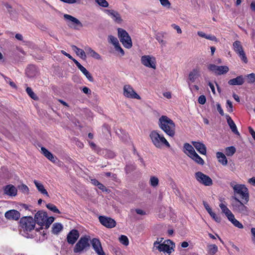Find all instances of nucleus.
I'll list each match as a JSON object with an SVG mask.
<instances>
[{"instance_id": "55", "label": "nucleus", "mask_w": 255, "mask_h": 255, "mask_svg": "<svg viewBox=\"0 0 255 255\" xmlns=\"http://www.w3.org/2000/svg\"><path fill=\"white\" fill-rule=\"evenodd\" d=\"M90 55L91 56H92V57H93L96 59H98V60H100L101 59V56L98 53H97L96 51H95L94 50L93 52H92V53Z\"/></svg>"}, {"instance_id": "38", "label": "nucleus", "mask_w": 255, "mask_h": 255, "mask_svg": "<svg viewBox=\"0 0 255 255\" xmlns=\"http://www.w3.org/2000/svg\"><path fill=\"white\" fill-rule=\"evenodd\" d=\"M164 37L163 33H158L155 35L156 39L163 46H165L166 45V41L163 39Z\"/></svg>"}, {"instance_id": "35", "label": "nucleus", "mask_w": 255, "mask_h": 255, "mask_svg": "<svg viewBox=\"0 0 255 255\" xmlns=\"http://www.w3.org/2000/svg\"><path fill=\"white\" fill-rule=\"evenodd\" d=\"M229 70V67L227 66H218L216 75H221L226 74Z\"/></svg>"}, {"instance_id": "44", "label": "nucleus", "mask_w": 255, "mask_h": 255, "mask_svg": "<svg viewBox=\"0 0 255 255\" xmlns=\"http://www.w3.org/2000/svg\"><path fill=\"white\" fill-rule=\"evenodd\" d=\"M247 80L249 83H253L255 82V74L251 73L246 76Z\"/></svg>"}, {"instance_id": "52", "label": "nucleus", "mask_w": 255, "mask_h": 255, "mask_svg": "<svg viewBox=\"0 0 255 255\" xmlns=\"http://www.w3.org/2000/svg\"><path fill=\"white\" fill-rule=\"evenodd\" d=\"M198 103L201 105H204L206 102V99L204 95H201L198 98Z\"/></svg>"}, {"instance_id": "9", "label": "nucleus", "mask_w": 255, "mask_h": 255, "mask_svg": "<svg viewBox=\"0 0 255 255\" xmlns=\"http://www.w3.org/2000/svg\"><path fill=\"white\" fill-rule=\"evenodd\" d=\"M20 226L24 231L30 232L35 227V222L32 217H23L20 220Z\"/></svg>"}, {"instance_id": "21", "label": "nucleus", "mask_w": 255, "mask_h": 255, "mask_svg": "<svg viewBox=\"0 0 255 255\" xmlns=\"http://www.w3.org/2000/svg\"><path fill=\"white\" fill-rule=\"evenodd\" d=\"M106 12L116 22L121 23L122 19L119 13L113 9H105Z\"/></svg>"}, {"instance_id": "31", "label": "nucleus", "mask_w": 255, "mask_h": 255, "mask_svg": "<svg viewBox=\"0 0 255 255\" xmlns=\"http://www.w3.org/2000/svg\"><path fill=\"white\" fill-rule=\"evenodd\" d=\"M72 48L76 52L77 55L83 59H86V55L85 51L83 49H81L75 45H72Z\"/></svg>"}, {"instance_id": "19", "label": "nucleus", "mask_w": 255, "mask_h": 255, "mask_svg": "<svg viewBox=\"0 0 255 255\" xmlns=\"http://www.w3.org/2000/svg\"><path fill=\"white\" fill-rule=\"evenodd\" d=\"M3 192L6 195L15 196L17 195V190L13 185L9 184L3 187Z\"/></svg>"}, {"instance_id": "45", "label": "nucleus", "mask_w": 255, "mask_h": 255, "mask_svg": "<svg viewBox=\"0 0 255 255\" xmlns=\"http://www.w3.org/2000/svg\"><path fill=\"white\" fill-rule=\"evenodd\" d=\"M95 1L103 7H107L109 6V3L106 0H95Z\"/></svg>"}, {"instance_id": "49", "label": "nucleus", "mask_w": 255, "mask_h": 255, "mask_svg": "<svg viewBox=\"0 0 255 255\" xmlns=\"http://www.w3.org/2000/svg\"><path fill=\"white\" fill-rule=\"evenodd\" d=\"M161 4L166 8H169L171 6V3L168 0H159Z\"/></svg>"}, {"instance_id": "30", "label": "nucleus", "mask_w": 255, "mask_h": 255, "mask_svg": "<svg viewBox=\"0 0 255 255\" xmlns=\"http://www.w3.org/2000/svg\"><path fill=\"white\" fill-rule=\"evenodd\" d=\"M229 221H230L235 227L243 229L244 228L243 225L238 221L237 220L234 214L230 216V217L228 218Z\"/></svg>"}, {"instance_id": "7", "label": "nucleus", "mask_w": 255, "mask_h": 255, "mask_svg": "<svg viewBox=\"0 0 255 255\" xmlns=\"http://www.w3.org/2000/svg\"><path fill=\"white\" fill-rule=\"evenodd\" d=\"M118 36L120 41L127 48H130L132 47L131 39L128 33L124 29L119 28L118 29Z\"/></svg>"}, {"instance_id": "53", "label": "nucleus", "mask_w": 255, "mask_h": 255, "mask_svg": "<svg viewBox=\"0 0 255 255\" xmlns=\"http://www.w3.org/2000/svg\"><path fill=\"white\" fill-rule=\"evenodd\" d=\"M210 216L216 222L220 223L221 222V219L220 217L217 216L214 212L211 214Z\"/></svg>"}, {"instance_id": "51", "label": "nucleus", "mask_w": 255, "mask_h": 255, "mask_svg": "<svg viewBox=\"0 0 255 255\" xmlns=\"http://www.w3.org/2000/svg\"><path fill=\"white\" fill-rule=\"evenodd\" d=\"M2 76L5 79V81L7 83H9V84L10 85L11 87H13L14 88H16V86L15 85V84L13 82L11 81V79L10 78H9L8 77H6L5 76H4L3 75Z\"/></svg>"}, {"instance_id": "32", "label": "nucleus", "mask_w": 255, "mask_h": 255, "mask_svg": "<svg viewBox=\"0 0 255 255\" xmlns=\"http://www.w3.org/2000/svg\"><path fill=\"white\" fill-rule=\"evenodd\" d=\"M233 47L235 51L238 54L240 53H243L244 51L242 45H241V42L237 40L235 41L233 43Z\"/></svg>"}, {"instance_id": "15", "label": "nucleus", "mask_w": 255, "mask_h": 255, "mask_svg": "<svg viewBox=\"0 0 255 255\" xmlns=\"http://www.w3.org/2000/svg\"><path fill=\"white\" fill-rule=\"evenodd\" d=\"M92 246L98 255H106L102 247L100 240L97 238H94L91 241Z\"/></svg>"}, {"instance_id": "10", "label": "nucleus", "mask_w": 255, "mask_h": 255, "mask_svg": "<svg viewBox=\"0 0 255 255\" xmlns=\"http://www.w3.org/2000/svg\"><path fill=\"white\" fill-rule=\"evenodd\" d=\"M195 177L198 182L205 186H210L213 184L212 179L200 171L195 173Z\"/></svg>"}, {"instance_id": "5", "label": "nucleus", "mask_w": 255, "mask_h": 255, "mask_svg": "<svg viewBox=\"0 0 255 255\" xmlns=\"http://www.w3.org/2000/svg\"><path fill=\"white\" fill-rule=\"evenodd\" d=\"M234 198L235 201L232 203L233 210L242 215L248 216L250 212L249 209L237 197H234Z\"/></svg>"}, {"instance_id": "62", "label": "nucleus", "mask_w": 255, "mask_h": 255, "mask_svg": "<svg viewBox=\"0 0 255 255\" xmlns=\"http://www.w3.org/2000/svg\"><path fill=\"white\" fill-rule=\"evenodd\" d=\"M249 131L255 141V131L251 127H249Z\"/></svg>"}, {"instance_id": "28", "label": "nucleus", "mask_w": 255, "mask_h": 255, "mask_svg": "<svg viewBox=\"0 0 255 255\" xmlns=\"http://www.w3.org/2000/svg\"><path fill=\"white\" fill-rule=\"evenodd\" d=\"M63 229V225L59 223H55L52 227V233L54 235L58 234Z\"/></svg>"}, {"instance_id": "12", "label": "nucleus", "mask_w": 255, "mask_h": 255, "mask_svg": "<svg viewBox=\"0 0 255 255\" xmlns=\"http://www.w3.org/2000/svg\"><path fill=\"white\" fill-rule=\"evenodd\" d=\"M124 95L128 98L139 100L140 97L134 91L132 87L129 85H126L123 88Z\"/></svg>"}, {"instance_id": "17", "label": "nucleus", "mask_w": 255, "mask_h": 255, "mask_svg": "<svg viewBox=\"0 0 255 255\" xmlns=\"http://www.w3.org/2000/svg\"><path fill=\"white\" fill-rule=\"evenodd\" d=\"M46 213L43 211H39L35 215V223L38 225L44 226L46 221Z\"/></svg>"}, {"instance_id": "3", "label": "nucleus", "mask_w": 255, "mask_h": 255, "mask_svg": "<svg viewBox=\"0 0 255 255\" xmlns=\"http://www.w3.org/2000/svg\"><path fill=\"white\" fill-rule=\"evenodd\" d=\"M233 188L235 194L239 195L246 202L249 200V192L248 188L244 184H237L235 181L230 183Z\"/></svg>"}, {"instance_id": "43", "label": "nucleus", "mask_w": 255, "mask_h": 255, "mask_svg": "<svg viewBox=\"0 0 255 255\" xmlns=\"http://www.w3.org/2000/svg\"><path fill=\"white\" fill-rule=\"evenodd\" d=\"M119 241L121 244L125 246H128L129 244V241L128 237L125 235H122L119 238Z\"/></svg>"}, {"instance_id": "46", "label": "nucleus", "mask_w": 255, "mask_h": 255, "mask_svg": "<svg viewBox=\"0 0 255 255\" xmlns=\"http://www.w3.org/2000/svg\"><path fill=\"white\" fill-rule=\"evenodd\" d=\"M218 66H216L215 64H210L208 65L207 68L209 70L214 72L215 74H216L218 69Z\"/></svg>"}, {"instance_id": "54", "label": "nucleus", "mask_w": 255, "mask_h": 255, "mask_svg": "<svg viewBox=\"0 0 255 255\" xmlns=\"http://www.w3.org/2000/svg\"><path fill=\"white\" fill-rule=\"evenodd\" d=\"M227 108L228 109V111L230 113H231L233 112V105L231 101L230 100L227 101Z\"/></svg>"}, {"instance_id": "24", "label": "nucleus", "mask_w": 255, "mask_h": 255, "mask_svg": "<svg viewBox=\"0 0 255 255\" xmlns=\"http://www.w3.org/2000/svg\"><path fill=\"white\" fill-rule=\"evenodd\" d=\"M41 153L50 161L53 163H56L57 158L54 156L50 152L47 150L44 147H41Z\"/></svg>"}, {"instance_id": "6", "label": "nucleus", "mask_w": 255, "mask_h": 255, "mask_svg": "<svg viewBox=\"0 0 255 255\" xmlns=\"http://www.w3.org/2000/svg\"><path fill=\"white\" fill-rule=\"evenodd\" d=\"M90 237L89 236L82 237L75 245L74 248L75 253H80L86 250L90 247Z\"/></svg>"}, {"instance_id": "59", "label": "nucleus", "mask_w": 255, "mask_h": 255, "mask_svg": "<svg viewBox=\"0 0 255 255\" xmlns=\"http://www.w3.org/2000/svg\"><path fill=\"white\" fill-rule=\"evenodd\" d=\"M116 50L117 51H119L122 55H124L125 54V52L124 50L122 49V48L120 46V44H119L117 46L115 47Z\"/></svg>"}, {"instance_id": "26", "label": "nucleus", "mask_w": 255, "mask_h": 255, "mask_svg": "<svg viewBox=\"0 0 255 255\" xmlns=\"http://www.w3.org/2000/svg\"><path fill=\"white\" fill-rule=\"evenodd\" d=\"M226 119L227 120V123L232 131L235 134H239V132L237 130L236 125L231 118L230 117V116L226 115Z\"/></svg>"}, {"instance_id": "61", "label": "nucleus", "mask_w": 255, "mask_h": 255, "mask_svg": "<svg viewBox=\"0 0 255 255\" xmlns=\"http://www.w3.org/2000/svg\"><path fill=\"white\" fill-rule=\"evenodd\" d=\"M72 60L74 63L76 64V65L77 66V67L80 69L81 68L83 67V66L75 59L72 57V58L71 59Z\"/></svg>"}, {"instance_id": "41", "label": "nucleus", "mask_w": 255, "mask_h": 255, "mask_svg": "<svg viewBox=\"0 0 255 255\" xmlns=\"http://www.w3.org/2000/svg\"><path fill=\"white\" fill-rule=\"evenodd\" d=\"M46 207L54 213L60 214V212L54 205L49 203L46 205Z\"/></svg>"}, {"instance_id": "25", "label": "nucleus", "mask_w": 255, "mask_h": 255, "mask_svg": "<svg viewBox=\"0 0 255 255\" xmlns=\"http://www.w3.org/2000/svg\"><path fill=\"white\" fill-rule=\"evenodd\" d=\"M33 182L36 187L37 189L38 190L39 192H40L43 195L46 196L47 197H49V195L46 191V190L45 189L43 185L40 182H39L36 180H34L33 181Z\"/></svg>"}, {"instance_id": "56", "label": "nucleus", "mask_w": 255, "mask_h": 255, "mask_svg": "<svg viewBox=\"0 0 255 255\" xmlns=\"http://www.w3.org/2000/svg\"><path fill=\"white\" fill-rule=\"evenodd\" d=\"M216 106H217V110L219 112V113H220V114L221 116H223L224 113V111L221 106V105L219 103H217L216 104Z\"/></svg>"}, {"instance_id": "8", "label": "nucleus", "mask_w": 255, "mask_h": 255, "mask_svg": "<svg viewBox=\"0 0 255 255\" xmlns=\"http://www.w3.org/2000/svg\"><path fill=\"white\" fill-rule=\"evenodd\" d=\"M63 17L67 25L70 28L79 30L83 26L79 19L71 15L64 14Z\"/></svg>"}, {"instance_id": "2", "label": "nucleus", "mask_w": 255, "mask_h": 255, "mask_svg": "<svg viewBox=\"0 0 255 255\" xmlns=\"http://www.w3.org/2000/svg\"><path fill=\"white\" fill-rule=\"evenodd\" d=\"M162 241V239L160 241H159V239H157L153 244V250H157L159 252H163L170 254L173 250L174 245L170 240H166L161 243Z\"/></svg>"}, {"instance_id": "50", "label": "nucleus", "mask_w": 255, "mask_h": 255, "mask_svg": "<svg viewBox=\"0 0 255 255\" xmlns=\"http://www.w3.org/2000/svg\"><path fill=\"white\" fill-rule=\"evenodd\" d=\"M238 55L240 57L242 61H243L245 63H247L248 62V59L246 55V54L244 51H243V53H240L238 54Z\"/></svg>"}, {"instance_id": "57", "label": "nucleus", "mask_w": 255, "mask_h": 255, "mask_svg": "<svg viewBox=\"0 0 255 255\" xmlns=\"http://www.w3.org/2000/svg\"><path fill=\"white\" fill-rule=\"evenodd\" d=\"M251 232L252 235V242L255 244V228H252L251 230Z\"/></svg>"}, {"instance_id": "4", "label": "nucleus", "mask_w": 255, "mask_h": 255, "mask_svg": "<svg viewBox=\"0 0 255 255\" xmlns=\"http://www.w3.org/2000/svg\"><path fill=\"white\" fill-rule=\"evenodd\" d=\"M184 152L198 164H204L203 159L196 153L194 147L191 144H184Z\"/></svg>"}, {"instance_id": "37", "label": "nucleus", "mask_w": 255, "mask_h": 255, "mask_svg": "<svg viewBox=\"0 0 255 255\" xmlns=\"http://www.w3.org/2000/svg\"><path fill=\"white\" fill-rule=\"evenodd\" d=\"M236 151V148L233 146H231L226 148L225 152L227 156H232Z\"/></svg>"}, {"instance_id": "47", "label": "nucleus", "mask_w": 255, "mask_h": 255, "mask_svg": "<svg viewBox=\"0 0 255 255\" xmlns=\"http://www.w3.org/2000/svg\"><path fill=\"white\" fill-rule=\"evenodd\" d=\"M19 189L24 194H28L29 192L28 187L25 184H22L18 187Z\"/></svg>"}, {"instance_id": "33", "label": "nucleus", "mask_w": 255, "mask_h": 255, "mask_svg": "<svg viewBox=\"0 0 255 255\" xmlns=\"http://www.w3.org/2000/svg\"><path fill=\"white\" fill-rule=\"evenodd\" d=\"M149 183L151 186L155 188L159 184V179L156 176H151L149 178Z\"/></svg>"}, {"instance_id": "34", "label": "nucleus", "mask_w": 255, "mask_h": 255, "mask_svg": "<svg viewBox=\"0 0 255 255\" xmlns=\"http://www.w3.org/2000/svg\"><path fill=\"white\" fill-rule=\"evenodd\" d=\"M208 253L212 255H215L218 252V247L214 244H210L207 246Z\"/></svg>"}, {"instance_id": "23", "label": "nucleus", "mask_w": 255, "mask_h": 255, "mask_svg": "<svg viewBox=\"0 0 255 255\" xmlns=\"http://www.w3.org/2000/svg\"><path fill=\"white\" fill-rule=\"evenodd\" d=\"M220 201L221 202L219 204V207L222 210V212L224 213L227 218L230 217V216L232 215L233 214L231 211V210L227 207V204H224L223 202L222 199H220Z\"/></svg>"}, {"instance_id": "1", "label": "nucleus", "mask_w": 255, "mask_h": 255, "mask_svg": "<svg viewBox=\"0 0 255 255\" xmlns=\"http://www.w3.org/2000/svg\"><path fill=\"white\" fill-rule=\"evenodd\" d=\"M159 127L167 135L173 137L175 133V125L173 121L166 116H162L158 120Z\"/></svg>"}, {"instance_id": "39", "label": "nucleus", "mask_w": 255, "mask_h": 255, "mask_svg": "<svg viewBox=\"0 0 255 255\" xmlns=\"http://www.w3.org/2000/svg\"><path fill=\"white\" fill-rule=\"evenodd\" d=\"M26 92L28 96L34 100H37L38 99V97L33 92L32 89L30 87H27L26 89Z\"/></svg>"}, {"instance_id": "40", "label": "nucleus", "mask_w": 255, "mask_h": 255, "mask_svg": "<svg viewBox=\"0 0 255 255\" xmlns=\"http://www.w3.org/2000/svg\"><path fill=\"white\" fill-rule=\"evenodd\" d=\"M196 149L201 154H205L206 153V148L205 144H194Z\"/></svg>"}, {"instance_id": "48", "label": "nucleus", "mask_w": 255, "mask_h": 255, "mask_svg": "<svg viewBox=\"0 0 255 255\" xmlns=\"http://www.w3.org/2000/svg\"><path fill=\"white\" fill-rule=\"evenodd\" d=\"M109 39L110 40V42L115 46V47L119 44L118 39L114 36H109Z\"/></svg>"}, {"instance_id": "60", "label": "nucleus", "mask_w": 255, "mask_h": 255, "mask_svg": "<svg viewBox=\"0 0 255 255\" xmlns=\"http://www.w3.org/2000/svg\"><path fill=\"white\" fill-rule=\"evenodd\" d=\"M82 91L84 93L87 94V95L91 94V90L87 87H83L82 89Z\"/></svg>"}, {"instance_id": "13", "label": "nucleus", "mask_w": 255, "mask_h": 255, "mask_svg": "<svg viewBox=\"0 0 255 255\" xmlns=\"http://www.w3.org/2000/svg\"><path fill=\"white\" fill-rule=\"evenodd\" d=\"M141 62L145 66L154 69L156 68V61L154 57L150 55H144L141 57Z\"/></svg>"}, {"instance_id": "20", "label": "nucleus", "mask_w": 255, "mask_h": 255, "mask_svg": "<svg viewBox=\"0 0 255 255\" xmlns=\"http://www.w3.org/2000/svg\"><path fill=\"white\" fill-rule=\"evenodd\" d=\"M4 216L7 219L17 220L19 219L20 214L17 210H10L6 212Z\"/></svg>"}, {"instance_id": "29", "label": "nucleus", "mask_w": 255, "mask_h": 255, "mask_svg": "<svg viewBox=\"0 0 255 255\" xmlns=\"http://www.w3.org/2000/svg\"><path fill=\"white\" fill-rule=\"evenodd\" d=\"M103 137L109 138L111 136L110 127L108 125H104L102 128Z\"/></svg>"}, {"instance_id": "42", "label": "nucleus", "mask_w": 255, "mask_h": 255, "mask_svg": "<svg viewBox=\"0 0 255 255\" xmlns=\"http://www.w3.org/2000/svg\"><path fill=\"white\" fill-rule=\"evenodd\" d=\"M46 221L44 223L45 228L48 229L50 225L54 222V218L53 217H48L46 215Z\"/></svg>"}, {"instance_id": "27", "label": "nucleus", "mask_w": 255, "mask_h": 255, "mask_svg": "<svg viewBox=\"0 0 255 255\" xmlns=\"http://www.w3.org/2000/svg\"><path fill=\"white\" fill-rule=\"evenodd\" d=\"M216 157L219 162H220L224 166L227 165L228 163V160L225 154L221 152H217L216 153Z\"/></svg>"}, {"instance_id": "18", "label": "nucleus", "mask_w": 255, "mask_h": 255, "mask_svg": "<svg viewBox=\"0 0 255 255\" xmlns=\"http://www.w3.org/2000/svg\"><path fill=\"white\" fill-rule=\"evenodd\" d=\"M200 71L197 68L193 69L189 74L188 78L187 80L189 86L190 85L191 83H194L196 80L200 76Z\"/></svg>"}, {"instance_id": "16", "label": "nucleus", "mask_w": 255, "mask_h": 255, "mask_svg": "<svg viewBox=\"0 0 255 255\" xmlns=\"http://www.w3.org/2000/svg\"><path fill=\"white\" fill-rule=\"evenodd\" d=\"M79 237V232L77 230L73 229L67 235V241L69 244L73 245L77 241Z\"/></svg>"}, {"instance_id": "63", "label": "nucleus", "mask_w": 255, "mask_h": 255, "mask_svg": "<svg viewBox=\"0 0 255 255\" xmlns=\"http://www.w3.org/2000/svg\"><path fill=\"white\" fill-rule=\"evenodd\" d=\"M172 26L174 28H175L177 30V32L178 33L180 34L182 33V30L179 26L175 25V24H172Z\"/></svg>"}, {"instance_id": "64", "label": "nucleus", "mask_w": 255, "mask_h": 255, "mask_svg": "<svg viewBox=\"0 0 255 255\" xmlns=\"http://www.w3.org/2000/svg\"><path fill=\"white\" fill-rule=\"evenodd\" d=\"M248 183L255 186V177H253L249 179Z\"/></svg>"}, {"instance_id": "36", "label": "nucleus", "mask_w": 255, "mask_h": 255, "mask_svg": "<svg viewBox=\"0 0 255 255\" xmlns=\"http://www.w3.org/2000/svg\"><path fill=\"white\" fill-rule=\"evenodd\" d=\"M79 70L86 77V78L88 79L89 81L93 82L94 79L92 76L84 67L83 66Z\"/></svg>"}, {"instance_id": "11", "label": "nucleus", "mask_w": 255, "mask_h": 255, "mask_svg": "<svg viewBox=\"0 0 255 255\" xmlns=\"http://www.w3.org/2000/svg\"><path fill=\"white\" fill-rule=\"evenodd\" d=\"M149 136L153 143H169L164 135L156 130L152 131Z\"/></svg>"}, {"instance_id": "22", "label": "nucleus", "mask_w": 255, "mask_h": 255, "mask_svg": "<svg viewBox=\"0 0 255 255\" xmlns=\"http://www.w3.org/2000/svg\"><path fill=\"white\" fill-rule=\"evenodd\" d=\"M245 82V78L243 75L237 76L235 78L230 79L228 81V84L232 86H241Z\"/></svg>"}, {"instance_id": "14", "label": "nucleus", "mask_w": 255, "mask_h": 255, "mask_svg": "<svg viewBox=\"0 0 255 255\" xmlns=\"http://www.w3.org/2000/svg\"><path fill=\"white\" fill-rule=\"evenodd\" d=\"M99 219L100 222L107 228H112L116 226V221L111 218L105 216H100Z\"/></svg>"}, {"instance_id": "58", "label": "nucleus", "mask_w": 255, "mask_h": 255, "mask_svg": "<svg viewBox=\"0 0 255 255\" xmlns=\"http://www.w3.org/2000/svg\"><path fill=\"white\" fill-rule=\"evenodd\" d=\"M99 189L101 190L102 191L108 192V190L106 188V187L102 183H100L97 186Z\"/></svg>"}]
</instances>
